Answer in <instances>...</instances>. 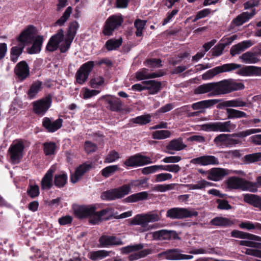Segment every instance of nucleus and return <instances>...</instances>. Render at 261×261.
<instances>
[{"instance_id":"obj_1","label":"nucleus","mask_w":261,"mask_h":261,"mask_svg":"<svg viewBox=\"0 0 261 261\" xmlns=\"http://www.w3.org/2000/svg\"><path fill=\"white\" fill-rule=\"evenodd\" d=\"M244 88V86L242 83H237L231 79H229L201 85L195 90V93L202 94L208 93V96L210 97L227 94Z\"/></svg>"},{"instance_id":"obj_2","label":"nucleus","mask_w":261,"mask_h":261,"mask_svg":"<svg viewBox=\"0 0 261 261\" xmlns=\"http://www.w3.org/2000/svg\"><path fill=\"white\" fill-rule=\"evenodd\" d=\"M34 35L35 27L29 25L18 36L17 38V41L18 42V45L12 47L10 50V58L12 62L14 63L17 62L25 46L32 43Z\"/></svg>"},{"instance_id":"obj_3","label":"nucleus","mask_w":261,"mask_h":261,"mask_svg":"<svg viewBox=\"0 0 261 261\" xmlns=\"http://www.w3.org/2000/svg\"><path fill=\"white\" fill-rule=\"evenodd\" d=\"M162 212V211H153L146 214L137 215L131 220L130 224L140 225L143 228H146L148 223L161 220Z\"/></svg>"},{"instance_id":"obj_4","label":"nucleus","mask_w":261,"mask_h":261,"mask_svg":"<svg viewBox=\"0 0 261 261\" xmlns=\"http://www.w3.org/2000/svg\"><path fill=\"white\" fill-rule=\"evenodd\" d=\"M228 187L232 189H241L251 192L257 191L256 184L236 176L230 177L227 182Z\"/></svg>"},{"instance_id":"obj_5","label":"nucleus","mask_w":261,"mask_h":261,"mask_svg":"<svg viewBox=\"0 0 261 261\" xmlns=\"http://www.w3.org/2000/svg\"><path fill=\"white\" fill-rule=\"evenodd\" d=\"M236 124L230 121L210 122L201 125L202 129L205 131L226 133L231 132L236 129Z\"/></svg>"},{"instance_id":"obj_6","label":"nucleus","mask_w":261,"mask_h":261,"mask_svg":"<svg viewBox=\"0 0 261 261\" xmlns=\"http://www.w3.org/2000/svg\"><path fill=\"white\" fill-rule=\"evenodd\" d=\"M129 187L122 186L117 188L112 189L101 193L100 197L102 200L111 201L120 199L129 193Z\"/></svg>"},{"instance_id":"obj_7","label":"nucleus","mask_w":261,"mask_h":261,"mask_svg":"<svg viewBox=\"0 0 261 261\" xmlns=\"http://www.w3.org/2000/svg\"><path fill=\"white\" fill-rule=\"evenodd\" d=\"M198 212L185 208L174 207L168 210L166 217L172 219H180L186 218L196 217Z\"/></svg>"},{"instance_id":"obj_8","label":"nucleus","mask_w":261,"mask_h":261,"mask_svg":"<svg viewBox=\"0 0 261 261\" xmlns=\"http://www.w3.org/2000/svg\"><path fill=\"white\" fill-rule=\"evenodd\" d=\"M24 146L22 142L17 141L14 142L8 149L11 161L14 164H18L23 156Z\"/></svg>"},{"instance_id":"obj_9","label":"nucleus","mask_w":261,"mask_h":261,"mask_svg":"<svg viewBox=\"0 0 261 261\" xmlns=\"http://www.w3.org/2000/svg\"><path fill=\"white\" fill-rule=\"evenodd\" d=\"M241 67L240 64L235 63L226 64L221 66H217L212 69L209 70L205 73L202 75L203 80H208L213 77L218 73L223 72H228L232 70L239 68Z\"/></svg>"},{"instance_id":"obj_10","label":"nucleus","mask_w":261,"mask_h":261,"mask_svg":"<svg viewBox=\"0 0 261 261\" xmlns=\"http://www.w3.org/2000/svg\"><path fill=\"white\" fill-rule=\"evenodd\" d=\"M94 66V62L90 61L84 63L80 67L75 74L76 82L79 84L82 85L87 81Z\"/></svg>"},{"instance_id":"obj_11","label":"nucleus","mask_w":261,"mask_h":261,"mask_svg":"<svg viewBox=\"0 0 261 261\" xmlns=\"http://www.w3.org/2000/svg\"><path fill=\"white\" fill-rule=\"evenodd\" d=\"M123 22L120 16L112 15L106 21L103 29V34L105 36H110L115 29L120 27Z\"/></svg>"},{"instance_id":"obj_12","label":"nucleus","mask_w":261,"mask_h":261,"mask_svg":"<svg viewBox=\"0 0 261 261\" xmlns=\"http://www.w3.org/2000/svg\"><path fill=\"white\" fill-rule=\"evenodd\" d=\"M152 163L149 156L136 154L126 160L124 164L128 167H138Z\"/></svg>"},{"instance_id":"obj_13","label":"nucleus","mask_w":261,"mask_h":261,"mask_svg":"<svg viewBox=\"0 0 261 261\" xmlns=\"http://www.w3.org/2000/svg\"><path fill=\"white\" fill-rule=\"evenodd\" d=\"M190 163L194 165L203 166L208 165H218L219 161L217 158L214 155H202L194 158L190 161Z\"/></svg>"},{"instance_id":"obj_14","label":"nucleus","mask_w":261,"mask_h":261,"mask_svg":"<svg viewBox=\"0 0 261 261\" xmlns=\"http://www.w3.org/2000/svg\"><path fill=\"white\" fill-rule=\"evenodd\" d=\"M51 103L50 97L47 96L34 102V112L38 115L44 114L49 109Z\"/></svg>"},{"instance_id":"obj_15","label":"nucleus","mask_w":261,"mask_h":261,"mask_svg":"<svg viewBox=\"0 0 261 261\" xmlns=\"http://www.w3.org/2000/svg\"><path fill=\"white\" fill-rule=\"evenodd\" d=\"M96 207L93 205H82L74 208V214L79 218H85L90 217L91 219L95 211Z\"/></svg>"},{"instance_id":"obj_16","label":"nucleus","mask_w":261,"mask_h":261,"mask_svg":"<svg viewBox=\"0 0 261 261\" xmlns=\"http://www.w3.org/2000/svg\"><path fill=\"white\" fill-rule=\"evenodd\" d=\"M187 145L183 142L182 139L179 138L171 140L166 147V152L170 154H173L175 151H179L184 149Z\"/></svg>"},{"instance_id":"obj_17","label":"nucleus","mask_w":261,"mask_h":261,"mask_svg":"<svg viewBox=\"0 0 261 261\" xmlns=\"http://www.w3.org/2000/svg\"><path fill=\"white\" fill-rule=\"evenodd\" d=\"M64 38V31L63 29H60L58 32L53 36L49 39L47 46L46 49L50 51L56 50Z\"/></svg>"},{"instance_id":"obj_18","label":"nucleus","mask_w":261,"mask_h":261,"mask_svg":"<svg viewBox=\"0 0 261 261\" xmlns=\"http://www.w3.org/2000/svg\"><path fill=\"white\" fill-rule=\"evenodd\" d=\"M99 242L100 246L103 247L123 244L121 239L113 236H102L99 239Z\"/></svg>"},{"instance_id":"obj_19","label":"nucleus","mask_w":261,"mask_h":261,"mask_svg":"<svg viewBox=\"0 0 261 261\" xmlns=\"http://www.w3.org/2000/svg\"><path fill=\"white\" fill-rule=\"evenodd\" d=\"M92 168L91 163H84L79 166L75 170L74 174L70 176L71 181L74 184L77 182L84 174Z\"/></svg>"},{"instance_id":"obj_20","label":"nucleus","mask_w":261,"mask_h":261,"mask_svg":"<svg viewBox=\"0 0 261 261\" xmlns=\"http://www.w3.org/2000/svg\"><path fill=\"white\" fill-rule=\"evenodd\" d=\"M63 120L60 118L52 121L47 117H45L42 121L43 126L46 129L48 132H55L62 125Z\"/></svg>"},{"instance_id":"obj_21","label":"nucleus","mask_w":261,"mask_h":261,"mask_svg":"<svg viewBox=\"0 0 261 261\" xmlns=\"http://www.w3.org/2000/svg\"><path fill=\"white\" fill-rule=\"evenodd\" d=\"M255 14V10H252L251 13L248 12H243L235 18H234L231 22L232 28L238 27L242 25L244 23L248 21Z\"/></svg>"},{"instance_id":"obj_22","label":"nucleus","mask_w":261,"mask_h":261,"mask_svg":"<svg viewBox=\"0 0 261 261\" xmlns=\"http://www.w3.org/2000/svg\"><path fill=\"white\" fill-rule=\"evenodd\" d=\"M14 71L21 81L24 80L29 75V68L25 61L18 63L15 68Z\"/></svg>"},{"instance_id":"obj_23","label":"nucleus","mask_w":261,"mask_h":261,"mask_svg":"<svg viewBox=\"0 0 261 261\" xmlns=\"http://www.w3.org/2000/svg\"><path fill=\"white\" fill-rule=\"evenodd\" d=\"M112 214V209L111 208L103 209L97 212L95 211L92 217L89 219V222L92 224H96L99 222H100L102 219H107L104 217L105 216H110Z\"/></svg>"},{"instance_id":"obj_24","label":"nucleus","mask_w":261,"mask_h":261,"mask_svg":"<svg viewBox=\"0 0 261 261\" xmlns=\"http://www.w3.org/2000/svg\"><path fill=\"white\" fill-rule=\"evenodd\" d=\"M227 174V171L224 169L213 168L208 171L207 178L214 181H218Z\"/></svg>"},{"instance_id":"obj_25","label":"nucleus","mask_w":261,"mask_h":261,"mask_svg":"<svg viewBox=\"0 0 261 261\" xmlns=\"http://www.w3.org/2000/svg\"><path fill=\"white\" fill-rule=\"evenodd\" d=\"M237 73L242 76H261V67L250 66L240 69Z\"/></svg>"},{"instance_id":"obj_26","label":"nucleus","mask_w":261,"mask_h":261,"mask_svg":"<svg viewBox=\"0 0 261 261\" xmlns=\"http://www.w3.org/2000/svg\"><path fill=\"white\" fill-rule=\"evenodd\" d=\"M55 168L54 167L50 168L45 173L42 178L41 182V188L43 190L50 189L53 185V173L55 172Z\"/></svg>"},{"instance_id":"obj_27","label":"nucleus","mask_w":261,"mask_h":261,"mask_svg":"<svg viewBox=\"0 0 261 261\" xmlns=\"http://www.w3.org/2000/svg\"><path fill=\"white\" fill-rule=\"evenodd\" d=\"M36 29L35 28V35L33 41V43L31 47L27 49L28 53L29 54H34L40 52L41 49V46L43 41V38L42 36H36Z\"/></svg>"},{"instance_id":"obj_28","label":"nucleus","mask_w":261,"mask_h":261,"mask_svg":"<svg viewBox=\"0 0 261 261\" xmlns=\"http://www.w3.org/2000/svg\"><path fill=\"white\" fill-rule=\"evenodd\" d=\"M253 45L251 40L243 41L236 45H233L230 50L232 56L240 54L245 49L251 47Z\"/></svg>"},{"instance_id":"obj_29","label":"nucleus","mask_w":261,"mask_h":261,"mask_svg":"<svg viewBox=\"0 0 261 261\" xmlns=\"http://www.w3.org/2000/svg\"><path fill=\"white\" fill-rule=\"evenodd\" d=\"M142 83L145 84V88L148 91V94L151 95L157 94L162 88V83L155 80L146 81Z\"/></svg>"},{"instance_id":"obj_30","label":"nucleus","mask_w":261,"mask_h":261,"mask_svg":"<svg viewBox=\"0 0 261 261\" xmlns=\"http://www.w3.org/2000/svg\"><path fill=\"white\" fill-rule=\"evenodd\" d=\"M181 253L177 249H168L158 254V257L168 260H180Z\"/></svg>"},{"instance_id":"obj_31","label":"nucleus","mask_w":261,"mask_h":261,"mask_svg":"<svg viewBox=\"0 0 261 261\" xmlns=\"http://www.w3.org/2000/svg\"><path fill=\"white\" fill-rule=\"evenodd\" d=\"M220 101L219 99H208L204 100L192 105L191 107L194 110H200L201 109L210 108Z\"/></svg>"},{"instance_id":"obj_32","label":"nucleus","mask_w":261,"mask_h":261,"mask_svg":"<svg viewBox=\"0 0 261 261\" xmlns=\"http://www.w3.org/2000/svg\"><path fill=\"white\" fill-rule=\"evenodd\" d=\"M231 236L236 238L247 239L250 240H255L261 242L260 237L238 230H233L231 232Z\"/></svg>"},{"instance_id":"obj_33","label":"nucleus","mask_w":261,"mask_h":261,"mask_svg":"<svg viewBox=\"0 0 261 261\" xmlns=\"http://www.w3.org/2000/svg\"><path fill=\"white\" fill-rule=\"evenodd\" d=\"M244 200L245 202L251 204L261 211V197L260 196L254 194H246L244 195Z\"/></svg>"},{"instance_id":"obj_34","label":"nucleus","mask_w":261,"mask_h":261,"mask_svg":"<svg viewBox=\"0 0 261 261\" xmlns=\"http://www.w3.org/2000/svg\"><path fill=\"white\" fill-rule=\"evenodd\" d=\"M247 103L242 100L240 98H236L234 99L227 100L222 102L219 108L221 107H243L247 106Z\"/></svg>"},{"instance_id":"obj_35","label":"nucleus","mask_w":261,"mask_h":261,"mask_svg":"<svg viewBox=\"0 0 261 261\" xmlns=\"http://www.w3.org/2000/svg\"><path fill=\"white\" fill-rule=\"evenodd\" d=\"M108 109L115 112H119L122 109V102L121 100L116 97L107 100Z\"/></svg>"},{"instance_id":"obj_36","label":"nucleus","mask_w":261,"mask_h":261,"mask_svg":"<svg viewBox=\"0 0 261 261\" xmlns=\"http://www.w3.org/2000/svg\"><path fill=\"white\" fill-rule=\"evenodd\" d=\"M42 88V82L36 81L33 83L28 91V96L30 99H33Z\"/></svg>"},{"instance_id":"obj_37","label":"nucleus","mask_w":261,"mask_h":261,"mask_svg":"<svg viewBox=\"0 0 261 261\" xmlns=\"http://www.w3.org/2000/svg\"><path fill=\"white\" fill-rule=\"evenodd\" d=\"M226 111L228 119H233L247 117V114L243 111L231 108H227Z\"/></svg>"},{"instance_id":"obj_38","label":"nucleus","mask_w":261,"mask_h":261,"mask_svg":"<svg viewBox=\"0 0 261 261\" xmlns=\"http://www.w3.org/2000/svg\"><path fill=\"white\" fill-rule=\"evenodd\" d=\"M240 59H242L244 62L248 64L256 63L259 61L256 54L250 51L243 54L240 57Z\"/></svg>"},{"instance_id":"obj_39","label":"nucleus","mask_w":261,"mask_h":261,"mask_svg":"<svg viewBox=\"0 0 261 261\" xmlns=\"http://www.w3.org/2000/svg\"><path fill=\"white\" fill-rule=\"evenodd\" d=\"M148 193L146 192H141L128 196L124 199V201L126 202H135L146 199Z\"/></svg>"},{"instance_id":"obj_40","label":"nucleus","mask_w":261,"mask_h":261,"mask_svg":"<svg viewBox=\"0 0 261 261\" xmlns=\"http://www.w3.org/2000/svg\"><path fill=\"white\" fill-rule=\"evenodd\" d=\"M67 178V175L63 172L56 174L54 177V184L55 186L59 188L64 187L66 184Z\"/></svg>"},{"instance_id":"obj_41","label":"nucleus","mask_w":261,"mask_h":261,"mask_svg":"<svg viewBox=\"0 0 261 261\" xmlns=\"http://www.w3.org/2000/svg\"><path fill=\"white\" fill-rule=\"evenodd\" d=\"M210 224L217 226H228L232 224L231 221L227 218L217 217L211 220Z\"/></svg>"},{"instance_id":"obj_42","label":"nucleus","mask_w":261,"mask_h":261,"mask_svg":"<svg viewBox=\"0 0 261 261\" xmlns=\"http://www.w3.org/2000/svg\"><path fill=\"white\" fill-rule=\"evenodd\" d=\"M109 252L107 251L101 250L92 251L88 254L89 257L92 260L102 259L109 255Z\"/></svg>"},{"instance_id":"obj_43","label":"nucleus","mask_w":261,"mask_h":261,"mask_svg":"<svg viewBox=\"0 0 261 261\" xmlns=\"http://www.w3.org/2000/svg\"><path fill=\"white\" fill-rule=\"evenodd\" d=\"M132 121L133 123L140 125H145L151 122V115L148 114L137 116L136 118H133Z\"/></svg>"},{"instance_id":"obj_44","label":"nucleus","mask_w":261,"mask_h":261,"mask_svg":"<svg viewBox=\"0 0 261 261\" xmlns=\"http://www.w3.org/2000/svg\"><path fill=\"white\" fill-rule=\"evenodd\" d=\"M122 39L119 38L118 39H109L105 44L107 49L109 50H116L122 44Z\"/></svg>"},{"instance_id":"obj_45","label":"nucleus","mask_w":261,"mask_h":261,"mask_svg":"<svg viewBox=\"0 0 261 261\" xmlns=\"http://www.w3.org/2000/svg\"><path fill=\"white\" fill-rule=\"evenodd\" d=\"M79 28V25L77 21H73L70 22L66 34V37L69 38L70 40H73Z\"/></svg>"},{"instance_id":"obj_46","label":"nucleus","mask_w":261,"mask_h":261,"mask_svg":"<svg viewBox=\"0 0 261 261\" xmlns=\"http://www.w3.org/2000/svg\"><path fill=\"white\" fill-rule=\"evenodd\" d=\"M151 252V251L149 249H144L138 252H135L131 254L128 256V259L130 261L137 260L139 258L146 256V255L150 254Z\"/></svg>"},{"instance_id":"obj_47","label":"nucleus","mask_w":261,"mask_h":261,"mask_svg":"<svg viewBox=\"0 0 261 261\" xmlns=\"http://www.w3.org/2000/svg\"><path fill=\"white\" fill-rule=\"evenodd\" d=\"M171 135V132L168 130H161L153 132L152 137L154 139L163 140L169 138Z\"/></svg>"},{"instance_id":"obj_48","label":"nucleus","mask_w":261,"mask_h":261,"mask_svg":"<svg viewBox=\"0 0 261 261\" xmlns=\"http://www.w3.org/2000/svg\"><path fill=\"white\" fill-rule=\"evenodd\" d=\"M44 152L46 155L54 154L57 148L55 143L53 142H45L43 144Z\"/></svg>"},{"instance_id":"obj_49","label":"nucleus","mask_w":261,"mask_h":261,"mask_svg":"<svg viewBox=\"0 0 261 261\" xmlns=\"http://www.w3.org/2000/svg\"><path fill=\"white\" fill-rule=\"evenodd\" d=\"M210 185V182L205 180H201L198 181L195 184H188L186 185V186L188 187L190 190H201Z\"/></svg>"},{"instance_id":"obj_50","label":"nucleus","mask_w":261,"mask_h":261,"mask_svg":"<svg viewBox=\"0 0 261 261\" xmlns=\"http://www.w3.org/2000/svg\"><path fill=\"white\" fill-rule=\"evenodd\" d=\"M228 137V134H221L217 136L214 140V142L216 146L221 148L225 147V143L226 142V138Z\"/></svg>"},{"instance_id":"obj_51","label":"nucleus","mask_w":261,"mask_h":261,"mask_svg":"<svg viewBox=\"0 0 261 261\" xmlns=\"http://www.w3.org/2000/svg\"><path fill=\"white\" fill-rule=\"evenodd\" d=\"M72 11V8L71 7H67L63 15L56 21V24L60 26L63 25L69 18Z\"/></svg>"},{"instance_id":"obj_52","label":"nucleus","mask_w":261,"mask_h":261,"mask_svg":"<svg viewBox=\"0 0 261 261\" xmlns=\"http://www.w3.org/2000/svg\"><path fill=\"white\" fill-rule=\"evenodd\" d=\"M246 163L250 164L261 161V152L247 154L244 157Z\"/></svg>"},{"instance_id":"obj_53","label":"nucleus","mask_w":261,"mask_h":261,"mask_svg":"<svg viewBox=\"0 0 261 261\" xmlns=\"http://www.w3.org/2000/svg\"><path fill=\"white\" fill-rule=\"evenodd\" d=\"M153 237L155 239L168 240L170 238V232L166 230H161L153 232Z\"/></svg>"},{"instance_id":"obj_54","label":"nucleus","mask_w":261,"mask_h":261,"mask_svg":"<svg viewBox=\"0 0 261 261\" xmlns=\"http://www.w3.org/2000/svg\"><path fill=\"white\" fill-rule=\"evenodd\" d=\"M118 169L119 167L118 165L109 166L101 170V175L103 177L107 178L114 174L116 171L118 170Z\"/></svg>"},{"instance_id":"obj_55","label":"nucleus","mask_w":261,"mask_h":261,"mask_svg":"<svg viewBox=\"0 0 261 261\" xmlns=\"http://www.w3.org/2000/svg\"><path fill=\"white\" fill-rule=\"evenodd\" d=\"M143 248V245L141 244H136L134 245H128L121 248L122 253L127 254L130 252L136 251L141 250Z\"/></svg>"},{"instance_id":"obj_56","label":"nucleus","mask_w":261,"mask_h":261,"mask_svg":"<svg viewBox=\"0 0 261 261\" xmlns=\"http://www.w3.org/2000/svg\"><path fill=\"white\" fill-rule=\"evenodd\" d=\"M239 227L242 229H246L247 230H251L255 228L261 230L260 223H256L254 224L249 221L242 222L239 224Z\"/></svg>"},{"instance_id":"obj_57","label":"nucleus","mask_w":261,"mask_h":261,"mask_svg":"<svg viewBox=\"0 0 261 261\" xmlns=\"http://www.w3.org/2000/svg\"><path fill=\"white\" fill-rule=\"evenodd\" d=\"M160 170L177 173L180 171V167L176 164L160 165Z\"/></svg>"},{"instance_id":"obj_58","label":"nucleus","mask_w":261,"mask_h":261,"mask_svg":"<svg viewBox=\"0 0 261 261\" xmlns=\"http://www.w3.org/2000/svg\"><path fill=\"white\" fill-rule=\"evenodd\" d=\"M146 21L141 19H137L134 23L135 28L137 29L136 34L137 36H141L142 35V30L146 24Z\"/></svg>"},{"instance_id":"obj_59","label":"nucleus","mask_w":261,"mask_h":261,"mask_svg":"<svg viewBox=\"0 0 261 261\" xmlns=\"http://www.w3.org/2000/svg\"><path fill=\"white\" fill-rule=\"evenodd\" d=\"M162 61L160 59H150L145 61L146 65L151 68H159L161 67Z\"/></svg>"},{"instance_id":"obj_60","label":"nucleus","mask_w":261,"mask_h":261,"mask_svg":"<svg viewBox=\"0 0 261 261\" xmlns=\"http://www.w3.org/2000/svg\"><path fill=\"white\" fill-rule=\"evenodd\" d=\"M119 158V153L115 150L110 151L105 160V163H110L115 162Z\"/></svg>"},{"instance_id":"obj_61","label":"nucleus","mask_w":261,"mask_h":261,"mask_svg":"<svg viewBox=\"0 0 261 261\" xmlns=\"http://www.w3.org/2000/svg\"><path fill=\"white\" fill-rule=\"evenodd\" d=\"M136 77L137 80L141 81L145 79H148V69L143 68L137 71L136 73Z\"/></svg>"},{"instance_id":"obj_62","label":"nucleus","mask_w":261,"mask_h":261,"mask_svg":"<svg viewBox=\"0 0 261 261\" xmlns=\"http://www.w3.org/2000/svg\"><path fill=\"white\" fill-rule=\"evenodd\" d=\"M28 194L32 198H34L39 194V187L37 185H31L27 190Z\"/></svg>"},{"instance_id":"obj_63","label":"nucleus","mask_w":261,"mask_h":261,"mask_svg":"<svg viewBox=\"0 0 261 261\" xmlns=\"http://www.w3.org/2000/svg\"><path fill=\"white\" fill-rule=\"evenodd\" d=\"M99 93V91L96 90H90L88 88H85L83 91L84 99H88L93 96L96 95Z\"/></svg>"},{"instance_id":"obj_64","label":"nucleus","mask_w":261,"mask_h":261,"mask_svg":"<svg viewBox=\"0 0 261 261\" xmlns=\"http://www.w3.org/2000/svg\"><path fill=\"white\" fill-rule=\"evenodd\" d=\"M97 149V145L91 141H87L85 143V149L87 153L95 152Z\"/></svg>"}]
</instances>
